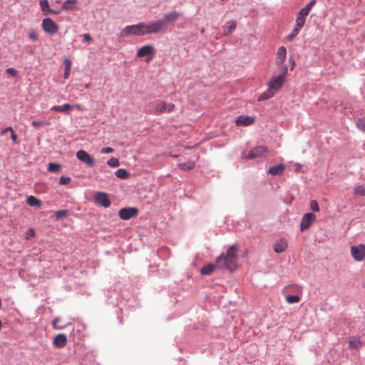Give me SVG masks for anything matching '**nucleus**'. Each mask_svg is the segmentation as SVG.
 I'll use <instances>...</instances> for the list:
<instances>
[{"label":"nucleus","instance_id":"obj_32","mask_svg":"<svg viewBox=\"0 0 365 365\" xmlns=\"http://www.w3.org/2000/svg\"><path fill=\"white\" fill-rule=\"evenodd\" d=\"M300 300V298L297 295H288L286 297V301L288 304L297 303Z\"/></svg>","mask_w":365,"mask_h":365},{"label":"nucleus","instance_id":"obj_27","mask_svg":"<svg viewBox=\"0 0 365 365\" xmlns=\"http://www.w3.org/2000/svg\"><path fill=\"white\" fill-rule=\"evenodd\" d=\"M306 18L298 14L296 19L295 27L302 29L305 24Z\"/></svg>","mask_w":365,"mask_h":365},{"label":"nucleus","instance_id":"obj_11","mask_svg":"<svg viewBox=\"0 0 365 365\" xmlns=\"http://www.w3.org/2000/svg\"><path fill=\"white\" fill-rule=\"evenodd\" d=\"M267 151V148L265 146H257L252 149L248 155L245 157L247 159H253L263 155Z\"/></svg>","mask_w":365,"mask_h":365},{"label":"nucleus","instance_id":"obj_47","mask_svg":"<svg viewBox=\"0 0 365 365\" xmlns=\"http://www.w3.org/2000/svg\"><path fill=\"white\" fill-rule=\"evenodd\" d=\"M83 38L84 41L86 42H91L92 41V38L90 36V34H84L83 35Z\"/></svg>","mask_w":365,"mask_h":365},{"label":"nucleus","instance_id":"obj_17","mask_svg":"<svg viewBox=\"0 0 365 365\" xmlns=\"http://www.w3.org/2000/svg\"><path fill=\"white\" fill-rule=\"evenodd\" d=\"M286 56H287V51H286L285 47L280 46L278 48V51L277 53L276 63L278 66L282 65L286 59Z\"/></svg>","mask_w":365,"mask_h":365},{"label":"nucleus","instance_id":"obj_10","mask_svg":"<svg viewBox=\"0 0 365 365\" xmlns=\"http://www.w3.org/2000/svg\"><path fill=\"white\" fill-rule=\"evenodd\" d=\"M77 158L86 163L87 165L93 166L94 165V160L93 158L85 150H81L76 153Z\"/></svg>","mask_w":365,"mask_h":365},{"label":"nucleus","instance_id":"obj_5","mask_svg":"<svg viewBox=\"0 0 365 365\" xmlns=\"http://www.w3.org/2000/svg\"><path fill=\"white\" fill-rule=\"evenodd\" d=\"M155 54V50L152 45H145L141 47L137 53V56L139 58L146 56V61L150 62Z\"/></svg>","mask_w":365,"mask_h":365},{"label":"nucleus","instance_id":"obj_2","mask_svg":"<svg viewBox=\"0 0 365 365\" xmlns=\"http://www.w3.org/2000/svg\"><path fill=\"white\" fill-rule=\"evenodd\" d=\"M145 24L139 23L138 24L127 26L120 31L121 37H128L130 36H145Z\"/></svg>","mask_w":365,"mask_h":365},{"label":"nucleus","instance_id":"obj_45","mask_svg":"<svg viewBox=\"0 0 365 365\" xmlns=\"http://www.w3.org/2000/svg\"><path fill=\"white\" fill-rule=\"evenodd\" d=\"M280 66H281V68H280L281 75H283L284 78L285 76L287 74V67L283 64L280 65Z\"/></svg>","mask_w":365,"mask_h":365},{"label":"nucleus","instance_id":"obj_54","mask_svg":"<svg viewBox=\"0 0 365 365\" xmlns=\"http://www.w3.org/2000/svg\"><path fill=\"white\" fill-rule=\"evenodd\" d=\"M6 128L7 131H9L11 133H12V131H14V130H13V128L11 127H7Z\"/></svg>","mask_w":365,"mask_h":365},{"label":"nucleus","instance_id":"obj_21","mask_svg":"<svg viewBox=\"0 0 365 365\" xmlns=\"http://www.w3.org/2000/svg\"><path fill=\"white\" fill-rule=\"evenodd\" d=\"M178 166L182 170H190L195 167V163L192 160H189L186 163H179Z\"/></svg>","mask_w":365,"mask_h":365},{"label":"nucleus","instance_id":"obj_57","mask_svg":"<svg viewBox=\"0 0 365 365\" xmlns=\"http://www.w3.org/2000/svg\"><path fill=\"white\" fill-rule=\"evenodd\" d=\"M51 14H57V12L56 11H53V12H50Z\"/></svg>","mask_w":365,"mask_h":365},{"label":"nucleus","instance_id":"obj_12","mask_svg":"<svg viewBox=\"0 0 365 365\" xmlns=\"http://www.w3.org/2000/svg\"><path fill=\"white\" fill-rule=\"evenodd\" d=\"M284 82V79L283 75L273 77L269 83V87L275 92L282 88Z\"/></svg>","mask_w":365,"mask_h":365},{"label":"nucleus","instance_id":"obj_30","mask_svg":"<svg viewBox=\"0 0 365 365\" xmlns=\"http://www.w3.org/2000/svg\"><path fill=\"white\" fill-rule=\"evenodd\" d=\"M300 30V29L294 27L292 32L287 36V41H292L294 39V38L298 35Z\"/></svg>","mask_w":365,"mask_h":365},{"label":"nucleus","instance_id":"obj_42","mask_svg":"<svg viewBox=\"0 0 365 365\" xmlns=\"http://www.w3.org/2000/svg\"><path fill=\"white\" fill-rule=\"evenodd\" d=\"M76 0H66L63 4V8L65 9H68L70 8L69 4H76Z\"/></svg>","mask_w":365,"mask_h":365},{"label":"nucleus","instance_id":"obj_16","mask_svg":"<svg viewBox=\"0 0 365 365\" xmlns=\"http://www.w3.org/2000/svg\"><path fill=\"white\" fill-rule=\"evenodd\" d=\"M287 240L281 239L277 241L274 245V250L277 253L284 252L287 248Z\"/></svg>","mask_w":365,"mask_h":365},{"label":"nucleus","instance_id":"obj_28","mask_svg":"<svg viewBox=\"0 0 365 365\" xmlns=\"http://www.w3.org/2000/svg\"><path fill=\"white\" fill-rule=\"evenodd\" d=\"M115 175L120 179H127L129 177V173L125 169H118L115 172Z\"/></svg>","mask_w":365,"mask_h":365},{"label":"nucleus","instance_id":"obj_26","mask_svg":"<svg viewBox=\"0 0 365 365\" xmlns=\"http://www.w3.org/2000/svg\"><path fill=\"white\" fill-rule=\"evenodd\" d=\"M27 203L32 207H39L41 205V201L34 196H29L27 198Z\"/></svg>","mask_w":365,"mask_h":365},{"label":"nucleus","instance_id":"obj_39","mask_svg":"<svg viewBox=\"0 0 365 365\" xmlns=\"http://www.w3.org/2000/svg\"><path fill=\"white\" fill-rule=\"evenodd\" d=\"M47 125H48V123H46L45 121L34 120L32 122V125L34 126V127H43V126H46Z\"/></svg>","mask_w":365,"mask_h":365},{"label":"nucleus","instance_id":"obj_25","mask_svg":"<svg viewBox=\"0 0 365 365\" xmlns=\"http://www.w3.org/2000/svg\"><path fill=\"white\" fill-rule=\"evenodd\" d=\"M64 64H65L64 78H68L70 75L72 62L69 58H66L64 59Z\"/></svg>","mask_w":365,"mask_h":365},{"label":"nucleus","instance_id":"obj_19","mask_svg":"<svg viewBox=\"0 0 365 365\" xmlns=\"http://www.w3.org/2000/svg\"><path fill=\"white\" fill-rule=\"evenodd\" d=\"M73 108V106L70 104H64L63 106H53L51 108L53 111L62 112L65 113H69L70 111Z\"/></svg>","mask_w":365,"mask_h":365},{"label":"nucleus","instance_id":"obj_40","mask_svg":"<svg viewBox=\"0 0 365 365\" xmlns=\"http://www.w3.org/2000/svg\"><path fill=\"white\" fill-rule=\"evenodd\" d=\"M309 11H310V10L308 8H307L306 6H304L299 11L298 14L300 15L301 16H304L306 18L307 16V15L309 14Z\"/></svg>","mask_w":365,"mask_h":365},{"label":"nucleus","instance_id":"obj_4","mask_svg":"<svg viewBox=\"0 0 365 365\" xmlns=\"http://www.w3.org/2000/svg\"><path fill=\"white\" fill-rule=\"evenodd\" d=\"M42 28L46 33L51 35L56 34L59 29L58 25L51 18H46L43 19Z\"/></svg>","mask_w":365,"mask_h":365},{"label":"nucleus","instance_id":"obj_8","mask_svg":"<svg viewBox=\"0 0 365 365\" xmlns=\"http://www.w3.org/2000/svg\"><path fill=\"white\" fill-rule=\"evenodd\" d=\"M138 214V210L135 207L122 208L119 210L118 215L120 219L124 220L135 217Z\"/></svg>","mask_w":365,"mask_h":365},{"label":"nucleus","instance_id":"obj_52","mask_svg":"<svg viewBox=\"0 0 365 365\" xmlns=\"http://www.w3.org/2000/svg\"><path fill=\"white\" fill-rule=\"evenodd\" d=\"M316 0H312L307 5L305 6L308 8L309 10L312 8V6L315 4Z\"/></svg>","mask_w":365,"mask_h":365},{"label":"nucleus","instance_id":"obj_29","mask_svg":"<svg viewBox=\"0 0 365 365\" xmlns=\"http://www.w3.org/2000/svg\"><path fill=\"white\" fill-rule=\"evenodd\" d=\"M40 6L43 11L53 12V10L49 9L48 0H41Z\"/></svg>","mask_w":365,"mask_h":365},{"label":"nucleus","instance_id":"obj_49","mask_svg":"<svg viewBox=\"0 0 365 365\" xmlns=\"http://www.w3.org/2000/svg\"><path fill=\"white\" fill-rule=\"evenodd\" d=\"M34 236V231L32 229H30L26 232V238H29Z\"/></svg>","mask_w":365,"mask_h":365},{"label":"nucleus","instance_id":"obj_20","mask_svg":"<svg viewBox=\"0 0 365 365\" xmlns=\"http://www.w3.org/2000/svg\"><path fill=\"white\" fill-rule=\"evenodd\" d=\"M284 171V165L283 164H279L277 166L271 167L269 169V173L272 175H281Z\"/></svg>","mask_w":365,"mask_h":365},{"label":"nucleus","instance_id":"obj_14","mask_svg":"<svg viewBox=\"0 0 365 365\" xmlns=\"http://www.w3.org/2000/svg\"><path fill=\"white\" fill-rule=\"evenodd\" d=\"M255 118V117H252V116L240 115L235 120V124L237 126H240V125L247 126L254 123Z\"/></svg>","mask_w":365,"mask_h":365},{"label":"nucleus","instance_id":"obj_46","mask_svg":"<svg viewBox=\"0 0 365 365\" xmlns=\"http://www.w3.org/2000/svg\"><path fill=\"white\" fill-rule=\"evenodd\" d=\"M60 321V319L58 318H56L53 320V327L54 329H61L63 327H58L57 324H58V322Z\"/></svg>","mask_w":365,"mask_h":365},{"label":"nucleus","instance_id":"obj_1","mask_svg":"<svg viewBox=\"0 0 365 365\" xmlns=\"http://www.w3.org/2000/svg\"><path fill=\"white\" fill-rule=\"evenodd\" d=\"M238 246L232 245L227 250L226 255L223 254L216 259V264L220 268H226L233 271L237 268Z\"/></svg>","mask_w":365,"mask_h":365},{"label":"nucleus","instance_id":"obj_9","mask_svg":"<svg viewBox=\"0 0 365 365\" xmlns=\"http://www.w3.org/2000/svg\"><path fill=\"white\" fill-rule=\"evenodd\" d=\"M316 215L312 212H308L304 215L300 224V230L304 232V230H307L312 223L316 220Z\"/></svg>","mask_w":365,"mask_h":365},{"label":"nucleus","instance_id":"obj_31","mask_svg":"<svg viewBox=\"0 0 365 365\" xmlns=\"http://www.w3.org/2000/svg\"><path fill=\"white\" fill-rule=\"evenodd\" d=\"M354 194L359 196L365 195V185H361L356 187L354 189Z\"/></svg>","mask_w":365,"mask_h":365},{"label":"nucleus","instance_id":"obj_53","mask_svg":"<svg viewBox=\"0 0 365 365\" xmlns=\"http://www.w3.org/2000/svg\"><path fill=\"white\" fill-rule=\"evenodd\" d=\"M6 132H8V131L6 130V128L2 129V130H1V135H4V134H5Z\"/></svg>","mask_w":365,"mask_h":365},{"label":"nucleus","instance_id":"obj_33","mask_svg":"<svg viewBox=\"0 0 365 365\" xmlns=\"http://www.w3.org/2000/svg\"><path fill=\"white\" fill-rule=\"evenodd\" d=\"M60 165L57 163H50L48 164V170L51 173H57L60 170Z\"/></svg>","mask_w":365,"mask_h":365},{"label":"nucleus","instance_id":"obj_18","mask_svg":"<svg viewBox=\"0 0 365 365\" xmlns=\"http://www.w3.org/2000/svg\"><path fill=\"white\" fill-rule=\"evenodd\" d=\"M181 16V13L173 11L171 12L167 13L163 16V19L162 21H164L166 24L167 22H171L176 21L180 16Z\"/></svg>","mask_w":365,"mask_h":365},{"label":"nucleus","instance_id":"obj_38","mask_svg":"<svg viewBox=\"0 0 365 365\" xmlns=\"http://www.w3.org/2000/svg\"><path fill=\"white\" fill-rule=\"evenodd\" d=\"M71 181V178L70 177L62 176L60 178L59 183L61 185H68Z\"/></svg>","mask_w":365,"mask_h":365},{"label":"nucleus","instance_id":"obj_24","mask_svg":"<svg viewBox=\"0 0 365 365\" xmlns=\"http://www.w3.org/2000/svg\"><path fill=\"white\" fill-rule=\"evenodd\" d=\"M237 24L235 21H228L225 25V29H227L225 31V35L230 34L235 29Z\"/></svg>","mask_w":365,"mask_h":365},{"label":"nucleus","instance_id":"obj_35","mask_svg":"<svg viewBox=\"0 0 365 365\" xmlns=\"http://www.w3.org/2000/svg\"><path fill=\"white\" fill-rule=\"evenodd\" d=\"M108 165L110 167L115 168L119 166V160L115 158H111L108 160Z\"/></svg>","mask_w":365,"mask_h":365},{"label":"nucleus","instance_id":"obj_41","mask_svg":"<svg viewBox=\"0 0 365 365\" xmlns=\"http://www.w3.org/2000/svg\"><path fill=\"white\" fill-rule=\"evenodd\" d=\"M357 126L361 130L365 131V118L359 119L357 121Z\"/></svg>","mask_w":365,"mask_h":365},{"label":"nucleus","instance_id":"obj_7","mask_svg":"<svg viewBox=\"0 0 365 365\" xmlns=\"http://www.w3.org/2000/svg\"><path fill=\"white\" fill-rule=\"evenodd\" d=\"M175 108V105L172 103H167L164 101H159L156 102L155 107V112L154 113L155 115H160L163 113H170L173 111Z\"/></svg>","mask_w":365,"mask_h":365},{"label":"nucleus","instance_id":"obj_50","mask_svg":"<svg viewBox=\"0 0 365 365\" xmlns=\"http://www.w3.org/2000/svg\"><path fill=\"white\" fill-rule=\"evenodd\" d=\"M72 106H73V108H76V109H78L80 111H83L85 110V108L81 104H75V105H73Z\"/></svg>","mask_w":365,"mask_h":365},{"label":"nucleus","instance_id":"obj_51","mask_svg":"<svg viewBox=\"0 0 365 365\" xmlns=\"http://www.w3.org/2000/svg\"><path fill=\"white\" fill-rule=\"evenodd\" d=\"M66 211L65 210H59L56 212V217H61L62 215H65Z\"/></svg>","mask_w":365,"mask_h":365},{"label":"nucleus","instance_id":"obj_22","mask_svg":"<svg viewBox=\"0 0 365 365\" xmlns=\"http://www.w3.org/2000/svg\"><path fill=\"white\" fill-rule=\"evenodd\" d=\"M274 93L275 92L269 88L267 91H264L259 96L258 101H263L264 100L269 99L274 96Z\"/></svg>","mask_w":365,"mask_h":365},{"label":"nucleus","instance_id":"obj_43","mask_svg":"<svg viewBox=\"0 0 365 365\" xmlns=\"http://www.w3.org/2000/svg\"><path fill=\"white\" fill-rule=\"evenodd\" d=\"M113 152V149L112 148H110V147L103 148L101 150V153H111Z\"/></svg>","mask_w":365,"mask_h":365},{"label":"nucleus","instance_id":"obj_6","mask_svg":"<svg viewBox=\"0 0 365 365\" xmlns=\"http://www.w3.org/2000/svg\"><path fill=\"white\" fill-rule=\"evenodd\" d=\"M350 251L356 261L360 262L365 259V245H353L351 247Z\"/></svg>","mask_w":365,"mask_h":365},{"label":"nucleus","instance_id":"obj_23","mask_svg":"<svg viewBox=\"0 0 365 365\" xmlns=\"http://www.w3.org/2000/svg\"><path fill=\"white\" fill-rule=\"evenodd\" d=\"M217 265L213 264H208L202 267L201 274L203 275H209L213 272Z\"/></svg>","mask_w":365,"mask_h":365},{"label":"nucleus","instance_id":"obj_34","mask_svg":"<svg viewBox=\"0 0 365 365\" xmlns=\"http://www.w3.org/2000/svg\"><path fill=\"white\" fill-rule=\"evenodd\" d=\"M29 38L33 41H37L38 40V34L34 30H30L29 32Z\"/></svg>","mask_w":365,"mask_h":365},{"label":"nucleus","instance_id":"obj_3","mask_svg":"<svg viewBox=\"0 0 365 365\" xmlns=\"http://www.w3.org/2000/svg\"><path fill=\"white\" fill-rule=\"evenodd\" d=\"M145 34H157L159 32H165L167 31V24L164 21L158 20L155 21H153L148 24H145Z\"/></svg>","mask_w":365,"mask_h":365},{"label":"nucleus","instance_id":"obj_55","mask_svg":"<svg viewBox=\"0 0 365 365\" xmlns=\"http://www.w3.org/2000/svg\"><path fill=\"white\" fill-rule=\"evenodd\" d=\"M172 157H173V158H178V155H172Z\"/></svg>","mask_w":365,"mask_h":365},{"label":"nucleus","instance_id":"obj_56","mask_svg":"<svg viewBox=\"0 0 365 365\" xmlns=\"http://www.w3.org/2000/svg\"><path fill=\"white\" fill-rule=\"evenodd\" d=\"M292 67L293 68V67L294 66V65H295L294 61H292Z\"/></svg>","mask_w":365,"mask_h":365},{"label":"nucleus","instance_id":"obj_36","mask_svg":"<svg viewBox=\"0 0 365 365\" xmlns=\"http://www.w3.org/2000/svg\"><path fill=\"white\" fill-rule=\"evenodd\" d=\"M349 346L351 348H356V349L359 348L361 344L359 340L355 339L350 340L349 341Z\"/></svg>","mask_w":365,"mask_h":365},{"label":"nucleus","instance_id":"obj_13","mask_svg":"<svg viewBox=\"0 0 365 365\" xmlns=\"http://www.w3.org/2000/svg\"><path fill=\"white\" fill-rule=\"evenodd\" d=\"M96 202L104 207H108L110 205V201L105 192H97L95 196Z\"/></svg>","mask_w":365,"mask_h":365},{"label":"nucleus","instance_id":"obj_15","mask_svg":"<svg viewBox=\"0 0 365 365\" xmlns=\"http://www.w3.org/2000/svg\"><path fill=\"white\" fill-rule=\"evenodd\" d=\"M53 345L57 348H63L66 345L67 338L63 334L56 335L53 339Z\"/></svg>","mask_w":365,"mask_h":365},{"label":"nucleus","instance_id":"obj_48","mask_svg":"<svg viewBox=\"0 0 365 365\" xmlns=\"http://www.w3.org/2000/svg\"><path fill=\"white\" fill-rule=\"evenodd\" d=\"M11 138L14 143H17V135L14 133V131H12V133H11Z\"/></svg>","mask_w":365,"mask_h":365},{"label":"nucleus","instance_id":"obj_37","mask_svg":"<svg viewBox=\"0 0 365 365\" xmlns=\"http://www.w3.org/2000/svg\"><path fill=\"white\" fill-rule=\"evenodd\" d=\"M310 208L314 212H319V207L316 200H312L310 202Z\"/></svg>","mask_w":365,"mask_h":365},{"label":"nucleus","instance_id":"obj_44","mask_svg":"<svg viewBox=\"0 0 365 365\" xmlns=\"http://www.w3.org/2000/svg\"><path fill=\"white\" fill-rule=\"evenodd\" d=\"M6 72L8 73V74H10L11 76H16L17 74V71H16V69L13 68H9L6 70Z\"/></svg>","mask_w":365,"mask_h":365}]
</instances>
